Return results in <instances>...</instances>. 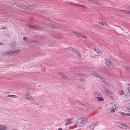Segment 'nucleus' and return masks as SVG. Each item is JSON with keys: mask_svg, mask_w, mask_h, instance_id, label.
Returning a JSON list of instances; mask_svg holds the SVG:
<instances>
[{"mask_svg": "<svg viewBox=\"0 0 130 130\" xmlns=\"http://www.w3.org/2000/svg\"><path fill=\"white\" fill-rule=\"evenodd\" d=\"M30 93L29 91H28L26 92V94L25 95V97L29 96V95L30 94Z\"/></svg>", "mask_w": 130, "mask_h": 130, "instance_id": "obj_28", "label": "nucleus"}, {"mask_svg": "<svg viewBox=\"0 0 130 130\" xmlns=\"http://www.w3.org/2000/svg\"><path fill=\"white\" fill-rule=\"evenodd\" d=\"M21 52V51L20 50H13L14 54H18L20 53Z\"/></svg>", "mask_w": 130, "mask_h": 130, "instance_id": "obj_21", "label": "nucleus"}, {"mask_svg": "<svg viewBox=\"0 0 130 130\" xmlns=\"http://www.w3.org/2000/svg\"><path fill=\"white\" fill-rule=\"evenodd\" d=\"M97 100L99 101H102L104 100L103 98L102 97H98L97 99Z\"/></svg>", "mask_w": 130, "mask_h": 130, "instance_id": "obj_20", "label": "nucleus"}, {"mask_svg": "<svg viewBox=\"0 0 130 130\" xmlns=\"http://www.w3.org/2000/svg\"><path fill=\"white\" fill-rule=\"evenodd\" d=\"M94 50H95V51H96V52H97V53H100V52H101V50L100 49H99V48H96Z\"/></svg>", "mask_w": 130, "mask_h": 130, "instance_id": "obj_25", "label": "nucleus"}, {"mask_svg": "<svg viewBox=\"0 0 130 130\" xmlns=\"http://www.w3.org/2000/svg\"><path fill=\"white\" fill-rule=\"evenodd\" d=\"M44 24L47 26L53 28L55 29H58L60 26L56 25H54L51 23H44Z\"/></svg>", "mask_w": 130, "mask_h": 130, "instance_id": "obj_3", "label": "nucleus"}, {"mask_svg": "<svg viewBox=\"0 0 130 130\" xmlns=\"http://www.w3.org/2000/svg\"><path fill=\"white\" fill-rule=\"evenodd\" d=\"M8 128L7 126L4 125H0V130H6Z\"/></svg>", "mask_w": 130, "mask_h": 130, "instance_id": "obj_11", "label": "nucleus"}, {"mask_svg": "<svg viewBox=\"0 0 130 130\" xmlns=\"http://www.w3.org/2000/svg\"><path fill=\"white\" fill-rule=\"evenodd\" d=\"M98 23H99L100 24V25H103V23H101V22H98Z\"/></svg>", "mask_w": 130, "mask_h": 130, "instance_id": "obj_48", "label": "nucleus"}, {"mask_svg": "<svg viewBox=\"0 0 130 130\" xmlns=\"http://www.w3.org/2000/svg\"><path fill=\"white\" fill-rule=\"evenodd\" d=\"M119 93L121 95H122L124 94V91L123 90H121L119 92Z\"/></svg>", "mask_w": 130, "mask_h": 130, "instance_id": "obj_31", "label": "nucleus"}, {"mask_svg": "<svg viewBox=\"0 0 130 130\" xmlns=\"http://www.w3.org/2000/svg\"><path fill=\"white\" fill-rule=\"evenodd\" d=\"M74 35L77 37H81L83 38H86V36L83 34V33H74Z\"/></svg>", "mask_w": 130, "mask_h": 130, "instance_id": "obj_8", "label": "nucleus"}, {"mask_svg": "<svg viewBox=\"0 0 130 130\" xmlns=\"http://www.w3.org/2000/svg\"><path fill=\"white\" fill-rule=\"evenodd\" d=\"M126 116H130V113H127Z\"/></svg>", "mask_w": 130, "mask_h": 130, "instance_id": "obj_44", "label": "nucleus"}, {"mask_svg": "<svg viewBox=\"0 0 130 130\" xmlns=\"http://www.w3.org/2000/svg\"><path fill=\"white\" fill-rule=\"evenodd\" d=\"M75 75L77 76H84V75L82 74H79L77 73H75Z\"/></svg>", "mask_w": 130, "mask_h": 130, "instance_id": "obj_30", "label": "nucleus"}, {"mask_svg": "<svg viewBox=\"0 0 130 130\" xmlns=\"http://www.w3.org/2000/svg\"><path fill=\"white\" fill-rule=\"evenodd\" d=\"M67 49L69 50L70 51H72L75 54H76L78 53L79 52L78 51H77L74 48L71 47H69Z\"/></svg>", "mask_w": 130, "mask_h": 130, "instance_id": "obj_10", "label": "nucleus"}, {"mask_svg": "<svg viewBox=\"0 0 130 130\" xmlns=\"http://www.w3.org/2000/svg\"><path fill=\"white\" fill-rule=\"evenodd\" d=\"M104 73L107 75L109 76L110 75V74L107 71H105L104 72Z\"/></svg>", "mask_w": 130, "mask_h": 130, "instance_id": "obj_29", "label": "nucleus"}, {"mask_svg": "<svg viewBox=\"0 0 130 130\" xmlns=\"http://www.w3.org/2000/svg\"><path fill=\"white\" fill-rule=\"evenodd\" d=\"M107 85H108L109 84H110V83L109 82H108L107 81V80L106 81V83H105Z\"/></svg>", "mask_w": 130, "mask_h": 130, "instance_id": "obj_42", "label": "nucleus"}, {"mask_svg": "<svg viewBox=\"0 0 130 130\" xmlns=\"http://www.w3.org/2000/svg\"><path fill=\"white\" fill-rule=\"evenodd\" d=\"M26 99L28 101L32 100H34V98L30 95L25 97Z\"/></svg>", "mask_w": 130, "mask_h": 130, "instance_id": "obj_15", "label": "nucleus"}, {"mask_svg": "<svg viewBox=\"0 0 130 130\" xmlns=\"http://www.w3.org/2000/svg\"><path fill=\"white\" fill-rule=\"evenodd\" d=\"M80 80L82 82H85L86 79H80Z\"/></svg>", "mask_w": 130, "mask_h": 130, "instance_id": "obj_38", "label": "nucleus"}, {"mask_svg": "<svg viewBox=\"0 0 130 130\" xmlns=\"http://www.w3.org/2000/svg\"><path fill=\"white\" fill-rule=\"evenodd\" d=\"M11 130H17V129H12Z\"/></svg>", "mask_w": 130, "mask_h": 130, "instance_id": "obj_51", "label": "nucleus"}, {"mask_svg": "<svg viewBox=\"0 0 130 130\" xmlns=\"http://www.w3.org/2000/svg\"><path fill=\"white\" fill-rule=\"evenodd\" d=\"M23 39L24 40L26 41L28 40V38L26 37H24L23 38Z\"/></svg>", "mask_w": 130, "mask_h": 130, "instance_id": "obj_35", "label": "nucleus"}, {"mask_svg": "<svg viewBox=\"0 0 130 130\" xmlns=\"http://www.w3.org/2000/svg\"><path fill=\"white\" fill-rule=\"evenodd\" d=\"M83 7H84L85 8V9L86 8V7H84V6H83Z\"/></svg>", "mask_w": 130, "mask_h": 130, "instance_id": "obj_53", "label": "nucleus"}, {"mask_svg": "<svg viewBox=\"0 0 130 130\" xmlns=\"http://www.w3.org/2000/svg\"><path fill=\"white\" fill-rule=\"evenodd\" d=\"M94 96L97 99L98 97H99L100 95H99L100 94H98L96 92H95L93 93Z\"/></svg>", "mask_w": 130, "mask_h": 130, "instance_id": "obj_22", "label": "nucleus"}, {"mask_svg": "<svg viewBox=\"0 0 130 130\" xmlns=\"http://www.w3.org/2000/svg\"><path fill=\"white\" fill-rule=\"evenodd\" d=\"M2 29H7V27H2Z\"/></svg>", "mask_w": 130, "mask_h": 130, "instance_id": "obj_45", "label": "nucleus"}, {"mask_svg": "<svg viewBox=\"0 0 130 130\" xmlns=\"http://www.w3.org/2000/svg\"><path fill=\"white\" fill-rule=\"evenodd\" d=\"M91 2L95 4H98V3L97 2L94 0H91Z\"/></svg>", "mask_w": 130, "mask_h": 130, "instance_id": "obj_26", "label": "nucleus"}, {"mask_svg": "<svg viewBox=\"0 0 130 130\" xmlns=\"http://www.w3.org/2000/svg\"><path fill=\"white\" fill-rule=\"evenodd\" d=\"M57 74L65 79L67 80L69 79L68 77L66 75L62 73L58 72L57 73Z\"/></svg>", "mask_w": 130, "mask_h": 130, "instance_id": "obj_4", "label": "nucleus"}, {"mask_svg": "<svg viewBox=\"0 0 130 130\" xmlns=\"http://www.w3.org/2000/svg\"><path fill=\"white\" fill-rule=\"evenodd\" d=\"M13 51V50H11L3 52V54L4 56L9 55L10 54H14Z\"/></svg>", "mask_w": 130, "mask_h": 130, "instance_id": "obj_7", "label": "nucleus"}, {"mask_svg": "<svg viewBox=\"0 0 130 130\" xmlns=\"http://www.w3.org/2000/svg\"><path fill=\"white\" fill-rule=\"evenodd\" d=\"M10 46L13 47H14L16 46V43L15 42H12Z\"/></svg>", "mask_w": 130, "mask_h": 130, "instance_id": "obj_18", "label": "nucleus"}, {"mask_svg": "<svg viewBox=\"0 0 130 130\" xmlns=\"http://www.w3.org/2000/svg\"><path fill=\"white\" fill-rule=\"evenodd\" d=\"M68 3V4H69L73 5L74 6H77L80 7H83V6L82 5H80L78 4H74L73 3H72L71 2H69Z\"/></svg>", "mask_w": 130, "mask_h": 130, "instance_id": "obj_12", "label": "nucleus"}, {"mask_svg": "<svg viewBox=\"0 0 130 130\" xmlns=\"http://www.w3.org/2000/svg\"><path fill=\"white\" fill-rule=\"evenodd\" d=\"M26 25L27 26L35 30H38L40 29V27L36 26H34L30 25L29 24H26Z\"/></svg>", "mask_w": 130, "mask_h": 130, "instance_id": "obj_5", "label": "nucleus"}, {"mask_svg": "<svg viewBox=\"0 0 130 130\" xmlns=\"http://www.w3.org/2000/svg\"><path fill=\"white\" fill-rule=\"evenodd\" d=\"M77 55L78 56L79 58H80L81 57V55H80V53L79 52L77 54Z\"/></svg>", "mask_w": 130, "mask_h": 130, "instance_id": "obj_34", "label": "nucleus"}, {"mask_svg": "<svg viewBox=\"0 0 130 130\" xmlns=\"http://www.w3.org/2000/svg\"><path fill=\"white\" fill-rule=\"evenodd\" d=\"M36 40H31L30 41V42H31V43H34L36 42Z\"/></svg>", "mask_w": 130, "mask_h": 130, "instance_id": "obj_39", "label": "nucleus"}, {"mask_svg": "<svg viewBox=\"0 0 130 130\" xmlns=\"http://www.w3.org/2000/svg\"><path fill=\"white\" fill-rule=\"evenodd\" d=\"M93 72H94L93 71H91V73L92 74V75H95V76H96V74L94 73V74H93Z\"/></svg>", "mask_w": 130, "mask_h": 130, "instance_id": "obj_43", "label": "nucleus"}, {"mask_svg": "<svg viewBox=\"0 0 130 130\" xmlns=\"http://www.w3.org/2000/svg\"><path fill=\"white\" fill-rule=\"evenodd\" d=\"M90 57L91 58H95V56H91Z\"/></svg>", "mask_w": 130, "mask_h": 130, "instance_id": "obj_46", "label": "nucleus"}, {"mask_svg": "<svg viewBox=\"0 0 130 130\" xmlns=\"http://www.w3.org/2000/svg\"><path fill=\"white\" fill-rule=\"evenodd\" d=\"M98 124V122H96V123H93L92 125H91L90 126V128L91 129L93 128L94 127V126H96V125L97 124Z\"/></svg>", "mask_w": 130, "mask_h": 130, "instance_id": "obj_19", "label": "nucleus"}, {"mask_svg": "<svg viewBox=\"0 0 130 130\" xmlns=\"http://www.w3.org/2000/svg\"><path fill=\"white\" fill-rule=\"evenodd\" d=\"M96 77H98L99 78H100L101 80L102 81V82L105 84L106 83V81L107 80L105 79L104 78L101 76H99L98 74H96Z\"/></svg>", "mask_w": 130, "mask_h": 130, "instance_id": "obj_6", "label": "nucleus"}, {"mask_svg": "<svg viewBox=\"0 0 130 130\" xmlns=\"http://www.w3.org/2000/svg\"><path fill=\"white\" fill-rule=\"evenodd\" d=\"M121 126H122V127H120V126H118V127H122L123 128H124V127H126V128H125L126 129H128L129 128L128 126L126 124H121Z\"/></svg>", "mask_w": 130, "mask_h": 130, "instance_id": "obj_14", "label": "nucleus"}, {"mask_svg": "<svg viewBox=\"0 0 130 130\" xmlns=\"http://www.w3.org/2000/svg\"><path fill=\"white\" fill-rule=\"evenodd\" d=\"M58 130H63L61 128H59Z\"/></svg>", "mask_w": 130, "mask_h": 130, "instance_id": "obj_49", "label": "nucleus"}, {"mask_svg": "<svg viewBox=\"0 0 130 130\" xmlns=\"http://www.w3.org/2000/svg\"><path fill=\"white\" fill-rule=\"evenodd\" d=\"M0 45H3V43H1V42H0Z\"/></svg>", "mask_w": 130, "mask_h": 130, "instance_id": "obj_50", "label": "nucleus"}, {"mask_svg": "<svg viewBox=\"0 0 130 130\" xmlns=\"http://www.w3.org/2000/svg\"><path fill=\"white\" fill-rule=\"evenodd\" d=\"M72 119H67V120L68 121V122H66L65 123V125L66 126V125H68L69 124H71L72 123V121H70V120H72Z\"/></svg>", "mask_w": 130, "mask_h": 130, "instance_id": "obj_16", "label": "nucleus"}, {"mask_svg": "<svg viewBox=\"0 0 130 130\" xmlns=\"http://www.w3.org/2000/svg\"><path fill=\"white\" fill-rule=\"evenodd\" d=\"M112 108L111 105L110 104L107 105L105 106V109L107 110H109Z\"/></svg>", "mask_w": 130, "mask_h": 130, "instance_id": "obj_17", "label": "nucleus"}, {"mask_svg": "<svg viewBox=\"0 0 130 130\" xmlns=\"http://www.w3.org/2000/svg\"><path fill=\"white\" fill-rule=\"evenodd\" d=\"M105 26L106 27H108L109 26V25L106 23H105Z\"/></svg>", "mask_w": 130, "mask_h": 130, "instance_id": "obj_41", "label": "nucleus"}, {"mask_svg": "<svg viewBox=\"0 0 130 130\" xmlns=\"http://www.w3.org/2000/svg\"><path fill=\"white\" fill-rule=\"evenodd\" d=\"M41 70L43 71H44L45 70V67H44Z\"/></svg>", "mask_w": 130, "mask_h": 130, "instance_id": "obj_47", "label": "nucleus"}, {"mask_svg": "<svg viewBox=\"0 0 130 130\" xmlns=\"http://www.w3.org/2000/svg\"><path fill=\"white\" fill-rule=\"evenodd\" d=\"M126 69L129 72H130V68L128 66H126L125 67Z\"/></svg>", "mask_w": 130, "mask_h": 130, "instance_id": "obj_27", "label": "nucleus"}, {"mask_svg": "<svg viewBox=\"0 0 130 130\" xmlns=\"http://www.w3.org/2000/svg\"><path fill=\"white\" fill-rule=\"evenodd\" d=\"M105 23H103V25H104V26H105Z\"/></svg>", "mask_w": 130, "mask_h": 130, "instance_id": "obj_54", "label": "nucleus"}, {"mask_svg": "<svg viewBox=\"0 0 130 130\" xmlns=\"http://www.w3.org/2000/svg\"><path fill=\"white\" fill-rule=\"evenodd\" d=\"M105 62L107 66L109 67H111L113 68H115V64L109 59H106Z\"/></svg>", "mask_w": 130, "mask_h": 130, "instance_id": "obj_2", "label": "nucleus"}, {"mask_svg": "<svg viewBox=\"0 0 130 130\" xmlns=\"http://www.w3.org/2000/svg\"><path fill=\"white\" fill-rule=\"evenodd\" d=\"M25 4H23L21 3H15L14 4V5H16L17 7L19 8H21L22 7H25Z\"/></svg>", "mask_w": 130, "mask_h": 130, "instance_id": "obj_9", "label": "nucleus"}, {"mask_svg": "<svg viewBox=\"0 0 130 130\" xmlns=\"http://www.w3.org/2000/svg\"><path fill=\"white\" fill-rule=\"evenodd\" d=\"M87 0L89 2H91V0Z\"/></svg>", "mask_w": 130, "mask_h": 130, "instance_id": "obj_52", "label": "nucleus"}, {"mask_svg": "<svg viewBox=\"0 0 130 130\" xmlns=\"http://www.w3.org/2000/svg\"><path fill=\"white\" fill-rule=\"evenodd\" d=\"M25 7L28 9H34V7L33 5H29L27 4H25Z\"/></svg>", "mask_w": 130, "mask_h": 130, "instance_id": "obj_13", "label": "nucleus"}, {"mask_svg": "<svg viewBox=\"0 0 130 130\" xmlns=\"http://www.w3.org/2000/svg\"><path fill=\"white\" fill-rule=\"evenodd\" d=\"M7 96L8 97H10L16 98H18V97L17 96L15 95H8Z\"/></svg>", "mask_w": 130, "mask_h": 130, "instance_id": "obj_24", "label": "nucleus"}, {"mask_svg": "<svg viewBox=\"0 0 130 130\" xmlns=\"http://www.w3.org/2000/svg\"><path fill=\"white\" fill-rule=\"evenodd\" d=\"M125 12V13L130 14V11H128V10H126V12Z\"/></svg>", "mask_w": 130, "mask_h": 130, "instance_id": "obj_36", "label": "nucleus"}, {"mask_svg": "<svg viewBox=\"0 0 130 130\" xmlns=\"http://www.w3.org/2000/svg\"><path fill=\"white\" fill-rule=\"evenodd\" d=\"M101 53H102V52H101V53L100 54H101Z\"/></svg>", "mask_w": 130, "mask_h": 130, "instance_id": "obj_55", "label": "nucleus"}, {"mask_svg": "<svg viewBox=\"0 0 130 130\" xmlns=\"http://www.w3.org/2000/svg\"><path fill=\"white\" fill-rule=\"evenodd\" d=\"M127 113H125L123 112H122L121 114L123 116H126Z\"/></svg>", "mask_w": 130, "mask_h": 130, "instance_id": "obj_37", "label": "nucleus"}, {"mask_svg": "<svg viewBox=\"0 0 130 130\" xmlns=\"http://www.w3.org/2000/svg\"><path fill=\"white\" fill-rule=\"evenodd\" d=\"M116 109L115 108L112 109L111 110V113H113L114 112L116 111Z\"/></svg>", "mask_w": 130, "mask_h": 130, "instance_id": "obj_33", "label": "nucleus"}, {"mask_svg": "<svg viewBox=\"0 0 130 130\" xmlns=\"http://www.w3.org/2000/svg\"><path fill=\"white\" fill-rule=\"evenodd\" d=\"M87 119L86 118H82L78 119L76 123L79 126H82L86 122Z\"/></svg>", "mask_w": 130, "mask_h": 130, "instance_id": "obj_1", "label": "nucleus"}, {"mask_svg": "<svg viewBox=\"0 0 130 130\" xmlns=\"http://www.w3.org/2000/svg\"><path fill=\"white\" fill-rule=\"evenodd\" d=\"M126 10H120V11L123 13H125V12H126Z\"/></svg>", "mask_w": 130, "mask_h": 130, "instance_id": "obj_40", "label": "nucleus"}, {"mask_svg": "<svg viewBox=\"0 0 130 130\" xmlns=\"http://www.w3.org/2000/svg\"><path fill=\"white\" fill-rule=\"evenodd\" d=\"M127 89L128 92L130 93V85H128Z\"/></svg>", "mask_w": 130, "mask_h": 130, "instance_id": "obj_32", "label": "nucleus"}, {"mask_svg": "<svg viewBox=\"0 0 130 130\" xmlns=\"http://www.w3.org/2000/svg\"><path fill=\"white\" fill-rule=\"evenodd\" d=\"M104 90L108 94H109L110 93V92L109 90L108 89L106 88H104Z\"/></svg>", "mask_w": 130, "mask_h": 130, "instance_id": "obj_23", "label": "nucleus"}]
</instances>
